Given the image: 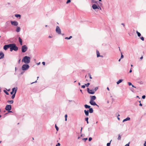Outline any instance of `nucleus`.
Wrapping results in <instances>:
<instances>
[{
    "mask_svg": "<svg viewBox=\"0 0 146 146\" xmlns=\"http://www.w3.org/2000/svg\"><path fill=\"white\" fill-rule=\"evenodd\" d=\"M31 59V58L29 56H25L23 58L22 61L25 64H28L30 62Z\"/></svg>",
    "mask_w": 146,
    "mask_h": 146,
    "instance_id": "obj_1",
    "label": "nucleus"
},
{
    "mask_svg": "<svg viewBox=\"0 0 146 146\" xmlns=\"http://www.w3.org/2000/svg\"><path fill=\"white\" fill-rule=\"evenodd\" d=\"M18 47L16 46L15 43L10 44V51L11 52L13 50L17 51L18 50Z\"/></svg>",
    "mask_w": 146,
    "mask_h": 146,
    "instance_id": "obj_2",
    "label": "nucleus"
},
{
    "mask_svg": "<svg viewBox=\"0 0 146 146\" xmlns=\"http://www.w3.org/2000/svg\"><path fill=\"white\" fill-rule=\"evenodd\" d=\"M29 65L27 64H25L22 66V70L23 71H26L29 68Z\"/></svg>",
    "mask_w": 146,
    "mask_h": 146,
    "instance_id": "obj_3",
    "label": "nucleus"
},
{
    "mask_svg": "<svg viewBox=\"0 0 146 146\" xmlns=\"http://www.w3.org/2000/svg\"><path fill=\"white\" fill-rule=\"evenodd\" d=\"M28 49V47L26 45H24L22 46V52H26Z\"/></svg>",
    "mask_w": 146,
    "mask_h": 146,
    "instance_id": "obj_4",
    "label": "nucleus"
},
{
    "mask_svg": "<svg viewBox=\"0 0 146 146\" xmlns=\"http://www.w3.org/2000/svg\"><path fill=\"white\" fill-rule=\"evenodd\" d=\"M56 31L58 34L60 35L61 34V29L58 26L56 27Z\"/></svg>",
    "mask_w": 146,
    "mask_h": 146,
    "instance_id": "obj_5",
    "label": "nucleus"
},
{
    "mask_svg": "<svg viewBox=\"0 0 146 146\" xmlns=\"http://www.w3.org/2000/svg\"><path fill=\"white\" fill-rule=\"evenodd\" d=\"M12 107L11 105H7L5 107V109L7 111H10Z\"/></svg>",
    "mask_w": 146,
    "mask_h": 146,
    "instance_id": "obj_6",
    "label": "nucleus"
},
{
    "mask_svg": "<svg viewBox=\"0 0 146 146\" xmlns=\"http://www.w3.org/2000/svg\"><path fill=\"white\" fill-rule=\"evenodd\" d=\"M90 103L93 106H96L99 107V106L94 101L90 100Z\"/></svg>",
    "mask_w": 146,
    "mask_h": 146,
    "instance_id": "obj_7",
    "label": "nucleus"
},
{
    "mask_svg": "<svg viewBox=\"0 0 146 146\" xmlns=\"http://www.w3.org/2000/svg\"><path fill=\"white\" fill-rule=\"evenodd\" d=\"M11 24L14 26H17L18 25V23L16 21H11Z\"/></svg>",
    "mask_w": 146,
    "mask_h": 146,
    "instance_id": "obj_8",
    "label": "nucleus"
},
{
    "mask_svg": "<svg viewBox=\"0 0 146 146\" xmlns=\"http://www.w3.org/2000/svg\"><path fill=\"white\" fill-rule=\"evenodd\" d=\"M87 92L90 94H93L95 93L94 91L93 90H90L88 88H87Z\"/></svg>",
    "mask_w": 146,
    "mask_h": 146,
    "instance_id": "obj_9",
    "label": "nucleus"
},
{
    "mask_svg": "<svg viewBox=\"0 0 146 146\" xmlns=\"http://www.w3.org/2000/svg\"><path fill=\"white\" fill-rule=\"evenodd\" d=\"M10 47V44H9L7 45H5L3 46V49L6 50L8 48Z\"/></svg>",
    "mask_w": 146,
    "mask_h": 146,
    "instance_id": "obj_10",
    "label": "nucleus"
},
{
    "mask_svg": "<svg viewBox=\"0 0 146 146\" xmlns=\"http://www.w3.org/2000/svg\"><path fill=\"white\" fill-rule=\"evenodd\" d=\"M98 7V5L97 6L95 4H94L92 5V7L96 11V10L97 9Z\"/></svg>",
    "mask_w": 146,
    "mask_h": 146,
    "instance_id": "obj_11",
    "label": "nucleus"
},
{
    "mask_svg": "<svg viewBox=\"0 0 146 146\" xmlns=\"http://www.w3.org/2000/svg\"><path fill=\"white\" fill-rule=\"evenodd\" d=\"M4 57V54L2 52L0 51V59L3 58Z\"/></svg>",
    "mask_w": 146,
    "mask_h": 146,
    "instance_id": "obj_12",
    "label": "nucleus"
},
{
    "mask_svg": "<svg viewBox=\"0 0 146 146\" xmlns=\"http://www.w3.org/2000/svg\"><path fill=\"white\" fill-rule=\"evenodd\" d=\"M90 100L94 101L96 99V96H90Z\"/></svg>",
    "mask_w": 146,
    "mask_h": 146,
    "instance_id": "obj_13",
    "label": "nucleus"
},
{
    "mask_svg": "<svg viewBox=\"0 0 146 146\" xmlns=\"http://www.w3.org/2000/svg\"><path fill=\"white\" fill-rule=\"evenodd\" d=\"M17 89H16L15 90V93H14V94H13V95L11 97L12 99H13L15 98V94H16V92H17Z\"/></svg>",
    "mask_w": 146,
    "mask_h": 146,
    "instance_id": "obj_14",
    "label": "nucleus"
},
{
    "mask_svg": "<svg viewBox=\"0 0 146 146\" xmlns=\"http://www.w3.org/2000/svg\"><path fill=\"white\" fill-rule=\"evenodd\" d=\"M84 112L85 113V115L86 116H88L89 115V111L88 110H84Z\"/></svg>",
    "mask_w": 146,
    "mask_h": 146,
    "instance_id": "obj_15",
    "label": "nucleus"
},
{
    "mask_svg": "<svg viewBox=\"0 0 146 146\" xmlns=\"http://www.w3.org/2000/svg\"><path fill=\"white\" fill-rule=\"evenodd\" d=\"M19 40L21 45H22V40L20 37L19 38Z\"/></svg>",
    "mask_w": 146,
    "mask_h": 146,
    "instance_id": "obj_16",
    "label": "nucleus"
},
{
    "mask_svg": "<svg viewBox=\"0 0 146 146\" xmlns=\"http://www.w3.org/2000/svg\"><path fill=\"white\" fill-rule=\"evenodd\" d=\"M130 118L129 117H127L125 119H123V122H124L125 121H128L130 120Z\"/></svg>",
    "mask_w": 146,
    "mask_h": 146,
    "instance_id": "obj_17",
    "label": "nucleus"
},
{
    "mask_svg": "<svg viewBox=\"0 0 146 146\" xmlns=\"http://www.w3.org/2000/svg\"><path fill=\"white\" fill-rule=\"evenodd\" d=\"M96 54H97V57H99L102 56L100 55V53L99 52L98 50L96 51Z\"/></svg>",
    "mask_w": 146,
    "mask_h": 146,
    "instance_id": "obj_18",
    "label": "nucleus"
},
{
    "mask_svg": "<svg viewBox=\"0 0 146 146\" xmlns=\"http://www.w3.org/2000/svg\"><path fill=\"white\" fill-rule=\"evenodd\" d=\"M21 28L19 27H17L16 29V31L17 32H19L20 31Z\"/></svg>",
    "mask_w": 146,
    "mask_h": 146,
    "instance_id": "obj_19",
    "label": "nucleus"
},
{
    "mask_svg": "<svg viewBox=\"0 0 146 146\" xmlns=\"http://www.w3.org/2000/svg\"><path fill=\"white\" fill-rule=\"evenodd\" d=\"M89 112L90 113H92L93 112V110L92 108H89V110H88Z\"/></svg>",
    "mask_w": 146,
    "mask_h": 146,
    "instance_id": "obj_20",
    "label": "nucleus"
},
{
    "mask_svg": "<svg viewBox=\"0 0 146 146\" xmlns=\"http://www.w3.org/2000/svg\"><path fill=\"white\" fill-rule=\"evenodd\" d=\"M123 81V80L122 79H120L117 82V84H119L121 82Z\"/></svg>",
    "mask_w": 146,
    "mask_h": 146,
    "instance_id": "obj_21",
    "label": "nucleus"
},
{
    "mask_svg": "<svg viewBox=\"0 0 146 146\" xmlns=\"http://www.w3.org/2000/svg\"><path fill=\"white\" fill-rule=\"evenodd\" d=\"M84 106L86 108H89L90 107V106L88 105L87 104L85 105Z\"/></svg>",
    "mask_w": 146,
    "mask_h": 146,
    "instance_id": "obj_22",
    "label": "nucleus"
},
{
    "mask_svg": "<svg viewBox=\"0 0 146 146\" xmlns=\"http://www.w3.org/2000/svg\"><path fill=\"white\" fill-rule=\"evenodd\" d=\"M15 17L17 18L19 17V19H20L21 17V15L19 14H15Z\"/></svg>",
    "mask_w": 146,
    "mask_h": 146,
    "instance_id": "obj_23",
    "label": "nucleus"
},
{
    "mask_svg": "<svg viewBox=\"0 0 146 146\" xmlns=\"http://www.w3.org/2000/svg\"><path fill=\"white\" fill-rule=\"evenodd\" d=\"M136 33L137 34V36L139 37H140L141 36V33L137 31H136Z\"/></svg>",
    "mask_w": 146,
    "mask_h": 146,
    "instance_id": "obj_24",
    "label": "nucleus"
},
{
    "mask_svg": "<svg viewBox=\"0 0 146 146\" xmlns=\"http://www.w3.org/2000/svg\"><path fill=\"white\" fill-rule=\"evenodd\" d=\"M7 102L8 103H10L11 104H12L13 103V101L12 100H8L7 101Z\"/></svg>",
    "mask_w": 146,
    "mask_h": 146,
    "instance_id": "obj_25",
    "label": "nucleus"
},
{
    "mask_svg": "<svg viewBox=\"0 0 146 146\" xmlns=\"http://www.w3.org/2000/svg\"><path fill=\"white\" fill-rule=\"evenodd\" d=\"M88 117H86L85 119V120L87 122V123L88 124L89 122L88 121Z\"/></svg>",
    "mask_w": 146,
    "mask_h": 146,
    "instance_id": "obj_26",
    "label": "nucleus"
},
{
    "mask_svg": "<svg viewBox=\"0 0 146 146\" xmlns=\"http://www.w3.org/2000/svg\"><path fill=\"white\" fill-rule=\"evenodd\" d=\"M72 37V36H70L69 37H65V39H70Z\"/></svg>",
    "mask_w": 146,
    "mask_h": 146,
    "instance_id": "obj_27",
    "label": "nucleus"
},
{
    "mask_svg": "<svg viewBox=\"0 0 146 146\" xmlns=\"http://www.w3.org/2000/svg\"><path fill=\"white\" fill-rule=\"evenodd\" d=\"M98 87H96L95 88V89L93 90V91H94V92L98 89Z\"/></svg>",
    "mask_w": 146,
    "mask_h": 146,
    "instance_id": "obj_28",
    "label": "nucleus"
},
{
    "mask_svg": "<svg viewBox=\"0 0 146 146\" xmlns=\"http://www.w3.org/2000/svg\"><path fill=\"white\" fill-rule=\"evenodd\" d=\"M121 136L120 135V134H119L118 135V137L117 138V139L118 140H120L121 139Z\"/></svg>",
    "mask_w": 146,
    "mask_h": 146,
    "instance_id": "obj_29",
    "label": "nucleus"
},
{
    "mask_svg": "<svg viewBox=\"0 0 146 146\" xmlns=\"http://www.w3.org/2000/svg\"><path fill=\"white\" fill-rule=\"evenodd\" d=\"M3 91L7 95H9V93L5 90H4Z\"/></svg>",
    "mask_w": 146,
    "mask_h": 146,
    "instance_id": "obj_30",
    "label": "nucleus"
},
{
    "mask_svg": "<svg viewBox=\"0 0 146 146\" xmlns=\"http://www.w3.org/2000/svg\"><path fill=\"white\" fill-rule=\"evenodd\" d=\"M111 141V140L110 142L108 143L107 144V146H110V142Z\"/></svg>",
    "mask_w": 146,
    "mask_h": 146,
    "instance_id": "obj_31",
    "label": "nucleus"
},
{
    "mask_svg": "<svg viewBox=\"0 0 146 146\" xmlns=\"http://www.w3.org/2000/svg\"><path fill=\"white\" fill-rule=\"evenodd\" d=\"M97 9L101 10L102 9L100 6L98 5V8Z\"/></svg>",
    "mask_w": 146,
    "mask_h": 146,
    "instance_id": "obj_32",
    "label": "nucleus"
},
{
    "mask_svg": "<svg viewBox=\"0 0 146 146\" xmlns=\"http://www.w3.org/2000/svg\"><path fill=\"white\" fill-rule=\"evenodd\" d=\"M90 84V83H87L86 84H85V85L86 86L88 87L89 86Z\"/></svg>",
    "mask_w": 146,
    "mask_h": 146,
    "instance_id": "obj_33",
    "label": "nucleus"
},
{
    "mask_svg": "<svg viewBox=\"0 0 146 146\" xmlns=\"http://www.w3.org/2000/svg\"><path fill=\"white\" fill-rule=\"evenodd\" d=\"M140 39L142 41H144V38L143 37V36H141V37H140Z\"/></svg>",
    "mask_w": 146,
    "mask_h": 146,
    "instance_id": "obj_34",
    "label": "nucleus"
},
{
    "mask_svg": "<svg viewBox=\"0 0 146 146\" xmlns=\"http://www.w3.org/2000/svg\"><path fill=\"white\" fill-rule=\"evenodd\" d=\"M55 128H56V130L57 131H58V129H59V128H58V127L56 126V125H55Z\"/></svg>",
    "mask_w": 146,
    "mask_h": 146,
    "instance_id": "obj_35",
    "label": "nucleus"
},
{
    "mask_svg": "<svg viewBox=\"0 0 146 146\" xmlns=\"http://www.w3.org/2000/svg\"><path fill=\"white\" fill-rule=\"evenodd\" d=\"M121 56L120 58L121 59H122V58H123L124 56H123V55L122 54V53L121 52Z\"/></svg>",
    "mask_w": 146,
    "mask_h": 146,
    "instance_id": "obj_36",
    "label": "nucleus"
},
{
    "mask_svg": "<svg viewBox=\"0 0 146 146\" xmlns=\"http://www.w3.org/2000/svg\"><path fill=\"white\" fill-rule=\"evenodd\" d=\"M71 2V0H68L66 2V4H68L69 3H70Z\"/></svg>",
    "mask_w": 146,
    "mask_h": 146,
    "instance_id": "obj_37",
    "label": "nucleus"
},
{
    "mask_svg": "<svg viewBox=\"0 0 146 146\" xmlns=\"http://www.w3.org/2000/svg\"><path fill=\"white\" fill-rule=\"evenodd\" d=\"M88 75H89V76L90 78V79H92V77H91V75L90 74V73H89L88 74Z\"/></svg>",
    "mask_w": 146,
    "mask_h": 146,
    "instance_id": "obj_38",
    "label": "nucleus"
},
{
    "mask_svg": "<svg viewBox=\"0 0 146 146\" xmlns=\"http://www.w3.org/2000/svg\"><path fill=\"white\" fill-rule=\"evenodd\" d=\"M15 88H13L12 89V91H13V92L15 93Z\"/></svg>",
    "mask_w": 146,
    "mask_h": 146,
    "instance_id": "obj_39",
    "label": "nucleus"
},
{
    "mask_svg": "<svg viewBox=\"0 0 146 146\" xmlns=\"http://www.w3.org/2000/svg\"><path fill=\"white\" fill-rule=\"evenodd\" d=\"M87 139H88V138H83L82 139L83 140H84L85 141H86Z\"/></svg>",
    "mask_w": 146,
    "mask_h": 146,
    "instance_id": "obj_40",
    "label": "nucleus"
},
{
    "mask_svg": "<svg viewBox=\"0 0 146 146\" xmlns=\"http://www.w3.org/2000/svg\"><path fill=\"white\" fill-rule=\"evenodd\" d=\"M128 84L129 85V86H131L132 84H131V83L130 82H128Z\"/></svg>",
    "mask_w": 146,
    "mask_h": 146,
    "instance_id": "obj_41",
    "label": "nucleus"
},
{
    "mask_svg": "<svg viewBox=\"0 0 146 146\" xmlns=\"http://www.w3.org/2000/svg\"><path fill=\"white\" fill-rule=\"evenodd\" d=\"M92 137H89V139H88V140H89V141H91V140H92Z\"/></svg>",
    "mask_w": 146,
    "mask_h": 146,
    "instance_id": "obj_42",
    "label": "nucleus"
},
{
    "mask_svg": "<svg viewBox=\"0 0 146 146\" xmlns=\"http://www.w3.org/2000/svg\"><path fill=\"white\" fill-rule=\"evenodd\" d=\"M60 143H58L56 144V146H60Z\"/></svg>",
    "mask_w": 146,
    "mask_h": 146,
    "instance_id": "obj_43",
    "label": "nucleus"
},
{
    "mask_svg": "<svg viewBox=\"0 0 146 146\" xmlns=\"http://www.w3.org/2000/svg\"><path fill=\"white\" fill-rule=\"evenodd\" d=\"M145 95H143L142 96V98L143 99H144L145 98Z\"/></svg>",
    "mask_w": 146,
    "mask_h": 146,
    "instance_id": "obj_44",
    "label": "nucleus"
},
{
    "mask_svg": "<svg viewBox=\"0 0 146 146\" xmlns=\"http://www.w3.org/2000/svg\"><path fill=\"white\" fill-rule=\"evenodd\" d=\"M85 86H86L85 85H82V88H84L85 87Z\"/></svg>",
    "mask_w": 146,
    "mask_h": 146,
    "instance_id": "obj_45",
    "label": "nucleus"
},
{
    "mask_svg": "<svg viewBox=\"0 0 146 146\" xmlns=\"http://www.w3.org/2000/svg\"><path fill=\"white\" fill-rule=\"evenodd\" d=\"M139 102H140V104H139V106H142V105L141 104V103L140 102H141V101H139Z\"/></svg>",
    "mask_w": 146,
    "mask_h": 146,
    "instance_id": "obj_46",
    "label": "nucleus"
},
{
    "mask_svg": "<svg viewBox=\"0 0 146 146\" xmlns=\"http://www.w3.org/2000/svg\"><path fill=\"white\" fill-rule=\"evenodd\" d=\"M45 62H42V64H43V65H45Z\"/></svg>",
    "mask_w": 146,
    "mask_h": 146,
    "instance_id": "obj_47",
    "label": "nucleus"
},
{
    "mask_svg": "<svg viewBox=\"0 0 146 146\" xmlns=\"http://www.w3.org/2000/svg\"><path fill=\"white\" fill-rule=\"evenodd\" d=\"M125 146H129V143H128V144H127L126 145H125Z\"/></svg>",
    "mask_w": 146,
    "mask_h": 146,
    "instance_id": "obj_48",
    "label": "nucleus"
},
{
    "mask_svg": "<svg viewBox=\"0 0 146 146\" xmlns=\"http://www.w3.org/2000/svg\"><path fill=\"white\" fill-rule=\"evenodd\" d=\"M67 114H66L65 115V118H67Z\"/></svg>",
    "mask_w": 146,
    "mask_h": 146,
    "instance_id": "obj_49",
    "label": "nucleus"
},
{
    "mask_svg": "<svg viewBox=\"0 0 146 146\" xmlns=\"http://www.w3.org/2000/svg\"><path fill=\"white\" fill-rule=\"evenodd\" d=\"M121 24V25H123L124 27H125V25H124V23H122Z\"/></svg>",
    "mask_w": 146,
    "mask_h": 146,
    "instance_id": "obj_50",
    "label": "nucleus"
},
{
    "mask_svg": "<svg viewBox=\"0 0 146 146\" xmlns=\"http://www.w3.org/2000/svg\"><path fill=\"white\" fill-rule=\"evenodd\" d=\"M131 86L133 88H136V87H135V86H134V85H133L132 84V85Z\"/></svg>",
    "mask_w": 146,
    "mask_h": 146,
    "instance_id": "obj_51",
    "label": "nucleus"
},
{
    "mask_svg": "<svg viewBox=\"0 0 146 146\" xmlns=\"http://www.w3.org/2000/svg\"><path fill=\"white\" fill-rule=\"evenodd\" d=\"M14 92H13V91H12L11 92V94H12Z\"/></svg>",
    "mask_w": 146,
    "mask_h": 146,
    "instance_id": "obj_52",
    "label": "nucleus"
},
{
    "mask_svg": "<svg viewBox=\"0 0 146 146\" xmlns=\"http://www.w3.org/2000/svg\"><path fill=\"white\" fill-rule=\"evenodd\" d=\"M132 70H131V69L130 70H129V73H131L132 72Z\"/></svg>",
    "mask_w": 146,
    "mask_h": 146,
    "instance_id": "obj_53",
    "label": "nucleus"
},
{
    "mask_svg": "<svg viewBox=\"0 0 146 146\" xmlns=\"http://www.w3.org/2000/svg\"><path fill=\"white\" fill-rule=\"evenodd\" d=\"M20 61H21V59H19V60L18 61V63L19 64L20 63Z\"/></svg>",
    "mask_w": 146,
    "mask_h": 146,
    "instance_id": "obj_54",
    "label": "nucleus"
},
{
    "mask_svg": "<svg viewBox=\"0 0 146 146\" xmlns=\"http://www.w3.org/2000/svg\"><path fill=\"white\" fill-rule=\"evenodd\" d=\"M24 72H21V75H22V74H23V73H24Z\"/></svg>",
    "mask_w": 146,
    "mask_h": 146,
    "instance_id": "obj_55",
    "label": "nucleus"
},
{
    "mask_svg": "<svg viewBox=\"0 0 146 146\" xmlns=\"http://www.w3.org/2000/svg\"><path fill=\"white\" fill-rule=\"evenodd\" d=\"M146 141H145V143H144V146H146Z\"/></svg>",
    "mask_w": 146,
    "mask_h": 146,
    "instance_id": "obj_56",
    "label": "nucleus"
},
{
    "mask_svg": "<svg viewBox=\"0 0 146 146\" xmlns=\"http://www.w3.org/2000/svg\"><path fill=\"white\" fill-rule=\"evenodd\" d=\"M36 82H37V80H36L35 82H33L32 83H31V84H33V83H36Z\"/></svg>",
    "mask_w": 146,
    "mask_h": 146,
    "instance_id": "obj_57",
    "label": "nucleus"
},
{
    "mask_svg": "<svg viewBox=\"0 0 146 146\" xmlns=\"http://www.w3.org/2000/svg\"><path fill=\"white\" fill-rule=\"evenodd\" d=\"M143 58V56H141L140 57V59H142Z\"/></svg>",
    "mask_w": 146,
    "mask_h": 146,
    "instance_id": "obj_58",
    "label": "nucleus"
},
{
    "mask_svg": "<svg viewBox=\"0 0 146 146\" xmlns=\"http://www.w3.org/2000/svg\"><path fill=\"white\" fill-rule=\"evenodd\" d=\"M52 36H48V38H52Z\"/></svg>",
    "mask_w": 146,
    "mask_h": 146,
    "instance_id": "obj_59",
    "label": "nucleus"
},
{
    "mask_svg": "<svg viewBox=\"0 0 146 146\" xmlns=\"http://www.w3.org/2000/svg\"><path fill=\"white\" fill-rule=\"evenodd\" d=\"M107 90H108L109 91H110V89H109V88L108 87L107 88Z\"/></svg>",
    "mask_w": 146,
    "mask_h": 146,
    "instance_id": "obj_60",
    "label": "nucleus"
},
{
    "mask_svg": "<svg viewBox=\"0 0 146 146\" xmlns=\"http://www.w3.org/2000/svg\"><path fill=\"white\" fill-rule=\"evenodd\" d=\"M8 111V112H12V111H11L10 110Z\"/></svg>",
    "mask_w": 146,
    "mask_h": 146,
    "instance_id": "obj_61",
    "label": "nucleus"
},
{
    "mask_svg": "<svg viewBox=\"0 0 146 146\" xmlns=\"http://www.w3.org/2000/svg\"><path fill=\"white\" fill-rule=\"evenodd\" d=\"M82 127L81 128V130H80V131H81V132H82Z\"/></svg>",
    "mask_w": 146,
    "mask_h": 146,
    "instance_id": "obj_62",
    "label": "nucleus"
},
{
    "mask_svg": "<svg viewBox=\"0 0 146 146\" xmlns=\"http://www.w3.org/2000/svg\"><path fill=\"white\" fill-rule=\"evenodd\" d=\"M117 119L118 120H120V118L119 117H117Z\"/></svg>",
    "mask_w": 146,
    "mask_h": 146,
    "instance_id": "obj_63",
    "label": "nucleus"
},
{
    "mask_svg": "<svg viewBox=\"0 0 146 146\" xmlns=\"http://www.w3.org/2000/svg\"><path fill=\"white\" fill-rule=\"evenodd\" d=\"M78 84L79 85H80V82H79L78 83Z\"/></svg>",
    "mask_w": 146,
    "mask_h": 146,
    "instance_id": "obj_64",
    "label": "nucleus"
}]
</instances>
